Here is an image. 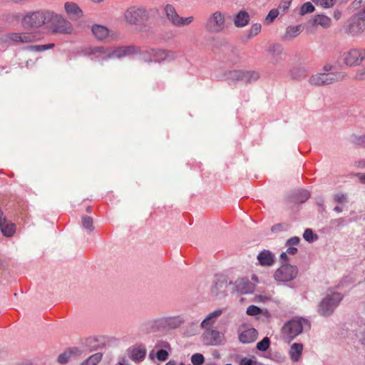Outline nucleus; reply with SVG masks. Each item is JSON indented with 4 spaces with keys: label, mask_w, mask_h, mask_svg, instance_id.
<instances>
[{
    "label": "nucleus",
    "mask_w": 365,
    "mask_h": 365,
    "mask_svg": "<svg viewBox=\"0 0 365 365\" xmlns=\"http://www.w3.org/2000/svg\"><path fill=\"white\" fill-rule=\"evenodd\" d=\"M48 14V10H40L24 16V43L36 41L41 38L40 32L29 31L36 30L43 24L46 25Z\"/></svg>",
    "instance_id": "1"
},
{
    "label": "nucleus",
    "mask_w": 365,
    "mask_h": 365,
    "mask_svg": "<svg viewBox=\"0 0 365 365\" xmlns=\"http://www.w3.org/2000/svg\"><path fill=\"white\" fill-rule=\"evenodd\" d=\"M138 48L135 46H120L113 49L106 48L103 46H93L86 49L85 54L90 56L100 54L103 60L110 58H120L126 56L138 53Z\"/></svg>",
    "instance_id": "2"
},
{
    "label": "nucleus",
    "mask_w": 365,
    "mask_h": 365,
    "mask_svg": "<svg viewBox=\"0 0 365 365\" xmlns=\"http://www.w3.org/2000/svg\"><path fill=\"white\" fill-rule=\"evenodd\" d=\"M46 26L52 34H71L74 31L68 20L51 10H48Z\"/></svg>",
    "instance_id": "3"
},
{
    "label": "nucleus",
    "mask_w": 365,
    "mask_h": 365,
    "mask_svg": "<svg viewBox=\"0 0 365 365\" xmlns=\"http://www.w3.org/2000/svg\"><path fill=\"white\" fill-rule=\"evenodd\" d=\"M305 327H309V322L305 319H293L288 322L282 329L283 338L289 342L302 333Z\"/></svg>",
    "instance_id": "4"
},
{
    "label": "nucleus",
    "mask_w": 365,
    "mask_h": 365,
    "mask_svg": "<svg viewBox=\"0 0 365 365\" xmlns=\"http://www.w3.org/2000/svg\"><path fill=\"white\" fill-rule=\"evenodd\" d=\"M205 29L210 34H219L226 27L225 15L220 11L212 13L206 19Z\"/></svg>",
    "instance_id": "5"
},
{
    "label": "nucleus",
    "mask_w": 365,
    "mask_h": 365,
    "mask_svg": "<svg viewBox=\"0 0 365 365\" xmlns=\"http://www.w3.org/2000/svg\"><path fill=\"white\" fill-rule=\"evenodd\" d=\"M341 293L333 292L324 297L319 304L318 312L322 316L330 315L341 301Z\"/></svg>",
    "instance_id": "6"
},
{
    "label": "nucleus",
    "mask_w": 365,
    "mask_h": 365,
    "mask_svg": "<svg viewBox=\"0 0 365 365\" xmlns=\"http://www.w3.org/2000/svg\"><path fill=\"white\" fill-rule=\"evenodd\" d=\"M124 19L130 25H140L148 18L147 11L143 7L131 6L124 13Z\"/></svg>",
    "instance_id": "7"
},
{
    "label": "nucleus",
    "mask_w": 365,
    "mask_h": 365,
    "mask_svg": "<svg viewBox=\"0 0 365 365\" xmlns=\"http://www.w3.org/2000/svg\"><path fill=\"white\" fill-rule=\"evenodd\" d=\"M164 12L168 20L173 26L177 27L187 26L194 21V17L192 16L185 18L180 16L175 7L171 4H167L165 6Z\"/></svg>",
    "instance_id": "8"
},
{
    "label": "nucleus",
    "mask_w": 365,
    "mask_h": 365,
    "mask_svg": "<svg viewBox=\"0 0 365 365\" xmlns=\"http://www.w3.org/2000/svg\"><path fill=\"white\" fill-rule=\"evenodd\" d=\"M344 75L343 73H318L313 75L309 80V82L314 86H325L343 80Z\"/></svg>",
    "instance_id": "9"
},
{
    "label": "nucleus",
    "mask_w": 365,
    "mask_h": 365,
    "mask_svg": "<svg viewBox=\"0 0 365 365\" xmlns=\"http://www.w3.org/2000/svg\"><path fill=\"white\" fill-rule=\"evenodd\" d=\"M344 62L349 66H358L365 60L364 48H351L343 55Z\"/></svg>",
    "instance_id": "10"
},
{
    "label": "nucleus",
    "mask_w": 365,
    "mask_h": 365,
    "mask_svg": "<svg viewBox=\"0 0 365 365\" xmlns=\"http://www.w3.org/2000/svg\"><path fill=\"white\" fill-rule=\"evenodd\" d=\"M298 270L290 264L282 265L274 273V279L279 282H289L296 277Z\"/></svg>",
    "instance_id": "11"
},
{
    "label": "nucleus",
    "mask_w": 365,
    "mask_h": 365,
    "mask_svg": "<svg viewBox=\"0 0 365 365\" xmlns=\"http://www.w3.org/2000/svg\"><path fill=\"white\" fill-rule=\"evenodd\" d=\"M258 73L254 71H232L229 73L230 79L233 81L249 83L258 78Z\"/></svg>",
    "instance_id": "12"
},
{
    "label": "nucleus",
    "mask_w": 365,
    "mask_h": 365,
    "mask_svg": "<svg viewBox=\"0 0 365 365\" xmlns=\"http://www.w3.org/2000/svg\"><path fill=\"white\" fill-rule=\"evenodd\" d=\"M64 9L67 15L72 20H78L83 16V11L77 4L67 1L64 4Z\"/></svg>",
    "instance_id": "13"
},
{
    "label": "nucleus",
    "mask_w": 365,
    "mask_h": 365,
    "mask_svg": "<svg viewBox=\"0 0 365 365\" xmlns=\"http://www.w3.org/2000/svg\"><path fill=\"white\" fill-rule=\"evenodd\" d=\"M153 56L158 62L171 61L176 58L177 53L173 51L158 49L154 51Z\"/></svg>",
    "instance_id": "14"
},
{
    "label": "nucleus",
    "mask_w": 365,
    "mask_h": 365,
    "mask_svg": "<svg viewBox=\"0 0 365 365\" xmlns=\"http://www.w3.org/2000/svg\"><path fill=\"white\" fill-rule=\"evenodd\" d=\"M81 354L82 351L78 348H71L61 354L58 357V361L60 364H64L68 362L69 359L77 358L81 356Z\"/></svg>",
    "instance_id": "15"
},
{
    "label": "nucleus",
    "mask_w": 365,
    "mask_h": 365,
    "mask_svg": "<svg viewBox=\"0 0 365 365\" xmlns=\"http://www.w3.org/2000/svg\"><path fill=\"white\" fill-rule=\"evenodd\" d=\"M257 336V331L254 328L244 330L239 336L240 341L243 344H250L255 341Z\"/></svg>",
    "instance_id": "16"
},
{
    "label": "nucleus",
    "mask_w": 365,
    "mask_h": 365,
    "mask_svg": "<svg viewBox=\"0 0 365 365\" xmlns=\"http://www.w3.org/2000/svg\"><path fill=\"white\" fill-rule=\"evenodd\" d=\"M302 31V25L297 26H289L287 27L284 35L282 36V39L284 41H292L296 37H297L301 32Z\"/></svg>",
    "instance_id": "17"
},
{
    "label": "nucleus",
    "mask_w": 365,
    "mask_h": 365,
    "mask_svg": "<svg viewBox=\"0 0 365 365\" xmlns=\"http://www.w3.org/2000/svg\"><path fill=\"white\" fill-rule=\"evenodd\" d=\"M204 336L211 345H217L221 341L220 333L217 330L212 329V328L205 329Z\"/></svg>",
    "instance_id": "18"
},
{
    "label": "nucleus",
    "mask_w": 365,
    "mask_h": 365,
    "mask_svg": "<svg viewBox=\"0 0 365 365\" xmlns=\"http://www.w3.org/2000/svg\"><path fill=\"white\" fill-rule=\"evenodd\" d=\"M54 43H48L45 45H30L24 46V52L26 56H30L33 53L42 52L46 50L54 48Z\"/></svg>",
    "instance_id": "19"
},
{
    "label": "nucleus",
    "mask_w": 365,
    "mask_h": 365,
    "mask_svg": "<svg viewBox=\"0 0 365 365\" xmlns=\"http://www.w3.org/2000/svg\"><path fill=\"white\" fill-rule=\"evenodd\" d=\"M221 309H217L210 314L202 322L201 327L204 329L212 328V325L215 323L217 319L222 314Z\"/></svg>",
    "instance_id": "20"
},
{
    "label": "nucleus",
    "mask_w": 365,
    "mask_h": 365,
    "mask_svg": "<svg viewBox=\"0 0 365 365\" xmlns=\"http://www.w3.org/2000/svg\"><path fill=\"white\" fill-rule=\"evenodd\" d=\"M365 29V22L361 20H359L356 17H353L351 19V23L349 26V33L351 35H356L358 34Z\"/></svg>",
    "instance_id": "21"
},
{
    "label": "nucleus",
    "mask_w": 365,
    "mask_h": 365,
    "mask_svg": "<svg viewBox=\"0 0 365 365\" xmlns=\"http://www.w3.org/2000/svg\"><path fill=\"white\" fill-rule=\"evenodd\" d=\"M303 351V344L301 343H294L289 352L290 359L294 362H297L301 359Z\"/></svg>",
    "instance_id": "22"
},
{
    "label": "nucleus",
    "mask_w": 365,
    "mask_h": 365,
    "mask_svg": "<svg viewBox=\"0 0 365 365\" xmlns=\"http://www.w3.org/2000/svg\"><path fill=\"white\" fill-rule=\"evenodd\" d=\"M257 259L262 266H270L274 263V255L269 250H263L259 253Z\"/></svg>",
    "instance_id": "23"
},
{
    "label": "nucleus",
    "mask_w": 365,
    "mask_h": 365,
    "mask_svg": "<svg viewBox=\"0 0 365 365\" xmlns=\"http://www.w3.org/2000/svg\"><path fill=\"white\" fill-rule=\"evenodd\" d=\"M250 21V15L245 11H240L237 14L234 19V24L237 27H244Z\"/></svg>",
    "instance_id": "24"
},
{
    "label": "nucleus",
    "mask_w": 365,
    "mask_h": 365,
    "mask_svg": "<svg viewBox=\"0 0 365 365\" xmlns=\"http://www.w3.org/2000/svg\"><path fill=\"white\" fill-rule=\"evenodd\" d=\"M92 32L93 35L99 40H104L110 34V31L108 28L101 25H94L92 27Z\"/></svg>",
    "instance_id": "25"
},
{
    "label": "nucleus",
    "mask_w": 365,
    "mask_h": 365,
    "mask_svg": "<svg viewBox=\"0 0 365 365\" xmlns=\"http://www.w3.org/2000/svg\"><path fill=\"white\" fill-rule=\"evenodd\" d=\"M145 354L146 349L142 345L134 346L130 349V358L134 361L143 360Z\"/></svg>",
    "instance_id": "26"
},
{
    "label": "nucleus",
    "mask_w": 365,
    "mask_h": 365,
    "mask_svg": "<svg viewBox=\"0 0 365 365\" xmlns=\"http://www.w3.org/2000/svg\"><path fill=\"white\" fill-rule=\"evenodd\" d=\"M0 230L4 236L6 237H11L15 231H16V225L15 224L8 222L6 220V223H2L0 227Z\"/></svg>",
    "instance_id": "27"
},
{
    "label": "nucleus",
    "mask_w": 365,
    "mask_h": 365,
    "mask_svg": "<svg viewBox=\"0 0 365 365\" xmlns=\"http://www.w3.org/2000/svg\"><path fill=\"white\" fill-rule=\"evenodd\" d=\"M355 327V329L351 330L352 334L355 335L361 344L365 346V324Z\"/></svg>",
    "instance_id": "28"
},
{
    "label": "nucleus",
    "mask_w": 365,
    "mask_h": 365,
    "mask_svg": "<svg viewBox=\"0 0 365 365\" xmlns=\"http://www.w3.org/2000/svg\"><path fill=\"white\" fill-rule=\"evenodd\" d=\"M314 22L317 25H320L324 28H328L331 25V19L324 15H317L314 19Z\"/></svg>",
    "instance_id": "29"
},
{
    "label": "nucleus",
    "mask_w": 365,
    "mask_h": 365,
    "mask_svg": "<svg viewBox=\"0 0 365 365\" xmlns=\"http://www.w3.org/2000/svg\"><path fill=\"white\" fill-rule=\"evenodd\" d=\"M102 359V354L96 353L83 361L81 365H97Z\"/></svg>",
    "instance_id": "30"
},
{
    "label": "nucleus",
    "mask_w": 365,
    "mask_h": 365,
    "mask_svg": "<svg viewBox=\"0 0 365 365\" xmlns=\"http://www.w3.org/2000/svg\"><path fill=\"white\" fill-rule=\"evenodd\" d=\"M0 41L5 42L13 41V42H23L22 36L19 33H11L6 36H3L0 38Z\"/></svg>",
    "instance_id": "31"
},
{
    "label": "nucleus",
    "mask_w": 365,
    "mask_h": 365,
    "mask_svg": "<svg viewBox=\"0 0 365 365\" xmlns=\"http://www.w3.org/2000/svg\"><path fill=\"white\" fill-rule=\"evenodd\" d=\"M82 225L84 228L91 232L93 229V221L91 217L84 216L82 217Z\"/></svg>",
    "instance_id": "32"
},
{
    "label": "nucleus",
    "mask_w": 365,
    "mask_h": 365,
    "mask_svg": "<svg viewBox=\"0 0 365 365\" xmlns=\"http://www.w3.org/2000/svg\"><path fill=\"white\" fill-rule=\"evenodd\" d=\"M269 344H270V341H269V338L264 337L262 341H260L259 342H258L257 344V349H259L260 351H264L269 349Z\"/></svg>",
    "instance_id": "33"
},
{
    "label": "nucleus",
    "mask_w": 365,
    "mask_h": 365,
    "mask_svg": "<svg viewBox=\"0 0 365 365\" xmlns=\"http://www.w3.org/2000/svg\"><path fill=\"white\" fill-rule=\"evenodd\" d=\"M279 14L278 9H272L265 18V22L267 24H271Z\"/></svg>",
    "instance_id": "34"
},
{
    "label": "nucleus",
    "mask_w": 365,
    "mask_h": 365,
    "mask_svg": "<svg viewBox=\"0 0 365 365\" xmlns=\"http://www.w3.org/2000/svg\"><path fill=\"white\" fill-rule=\"evenodd\" d=\"M314 9V6L310 2H306L302 6L300 14L304 15L307 13H312Z\"/></svg>",
    "instance_id": "35"
},
{
    "label": "nucleus",
    "mask_w": 365,
    "mask_h": 365,
    "mask_svg": "<svg viewBox=\"0 0 365 365\" xmlns=\"http://www.w3.org/2000/svg\"><path fill=\"white\" fill-rule=\"evenodd\" d=\"M315 4H319L323 8H330L334 6V0H312Z\"/></svg>",
    "instance_id": "36"
},
{
    "label": "nucleus",
    "mask_w": 365,
    "mask_h": 365,
    "mask_svg": "<svg viewBox=\"0 0 365 365\" xmlns=\"http://www.w3.org/2000/svg\"><path fill=\"white\" fill-rule=\"evenodd\" d=\"M205 361V358L201 354H194L191 356V361L194 365H202Z\"/></svg>",
    "instance_id": "37"
},
{
    "label": "nucleus",
    "mask_w": 365,
    "mask_h": 365,
    "mask_svg": "<svg viewBox=\"0 0 365 365\" xmlns=\"http://www.w3.org/2000/svg\"><path fill=\"white\" fill-rule=\"evenodd\" d=\"M246 313L250 316H256L262 313V309L255 305H250L247 308Z\"/></svg>",
    "instance_id": "38"
},
{
    "label": "nucleus",
    "mask_w": 365,
    "mask_h": 365,
    "mask_svg": "<svg viewBox=\"0 0 365 365\" xmlns=\"http://www.w3.org/2000/svg\"><path fill=\"white\" fill-rule=\"evenodd\" d=\"M262 26L260 24H254L251 26L249 31V38L257 35L261 31Z\"/></svg>",
    "instance_id": "39"
},
{
    "label": "nucleus",
    "mask_w": 365,
    "mask_h": 365,
    "mask_svg": "<svg viewBox=\"0 0 365 365\" xmlns=\"http://www.w3.org/2000/svg\"><path fill=\"white\" fill-rule=\"evenodd\" d=\"M314 234H313V232L311 229H306L304 230V232L303 234V237L304 238L305 240L308 241V242H312L314 240Z\"/></svg>",
    "instance_id": "40"
},
{
    "label": "nucleus",
    "mask_w": 365,
    "mask_h": 365,
    "mask_svg": "<svg viewBox=\"0 0 365 365\" xmlns=\"http://www.w3.org/2000/svg\"><path fill=\"white\" fill-rule=\"evenodd\" d=\"M156 356L160 361H165L168 357V352L166 350L160 349L158 351Z\"/></svg>",
    "instance_id": "41"
},
{
    "label": "nucleus",
    "mask_w": 365,
    "mask_h": 365,
    "mask_svg": "<svg viewBox=\"0 0 365 365\" xmlns=\"http://www.w3.org/2000/svg\"><path fill=\"white\" fill-rule=\"evenodd\" d=\"M240 365H256V362L251 359L245 357L240 360Z\"/></svg>",
    "instance_id": "42"
},
{
    "label": "nucleus",
    "mask_w": 365,
    "mask_h": 365,
    "mask_svg": "<svg viewBox=\"0 0 365 365\" xmlns=\"http://www.w3.org/2000/svg\"><path fill=\"white\" fill-rule=\"evenodd\" d=\"M291 1H283L279 6V9L282 11L283 13H286L290 6Z\"/></svg>",
    "instance_id": "43"
},
{
    "label": "nucleus",
    "mask_w": 365,
    "mask_h": 365,
    "mask_svg": "<svg viewBox=\"0 0 365 365\" xmlns=\"http://www.w3.org/2000/svg\"><path fill=\"white\" fill-rule=\"evenodd\" d=\"M299 242V238L298 237H292L288 240L287 245L289 246L297 245Z\"/></svg>",
    "instance_id": "44"
},
{
    "label": "nucleus",
    "mask_w": 365,
    "mask_h": 365,
    "mask_svg": "<svg viewBox=\"0 0 365 365\" xmlns=\"http://www.w3.org/2000/svg\"><path fill=\"white\" fill-rule=\"evenodd\" d=\"M345 199H346V196L341 193L336 194L334 196V200L339 203L343 202L345 200Z\"/></svg>",
    "instance_id": "45"
},
{
    "label": "nucleus",
    "mask_w": 365,
    "mask_h": 365,
    "mask_svg": "<svg viewBox=\"0 0 365 365\" xmlns=\"http://www.w3.org/2000/svg\"><path fill=\"white\" fill-rule=\"evenodd\" d=\"M354 17L357 18L359 20L363 21L365 22V9L358 12Z\"/></svg>",
    "instance_id": "46"
},
{
    "label": "nucleus",
    "mask_w": 365,
    "mask_h": 365,
    "mask_svg": "<svg viewBox=\"0 0 365 365\" xmlns=\"http://www.w3.org/2000/svg\"><path fill=\"white\" fill-rule=\"evenodd\" d=\"M356 78L359 80H365V67L358 71Z\"/></svg>",
    "instance_id": "47"
},
{
    "label": "nucleus",
    "mask_w": 365,
    "mask_h": 365,
    "mask_svg": "<svg viewBox=\"0 0 365 365\" xmlns=\"http://www.w3.org/2000/svg\"><path fill=\"white\" fill-rule=\"evenodd\" d=\"M356 144L365 147V135L360 136L356 139Z\"/></svg>",
    "instance_id": "48"
},
{
    "label": "nucleus",
    "mask_w": 365,
    "mask_h": 365,
    "mask_svg": "<svg viewBox=\"0 0 365 365\" xmlns=\"http://www.w3.org/2000/svg\"><path fill=\"white\" fill-rule=\"evenodd\" d=\"M6 220H7L6 217L4 215V212H3L2 210H1V208L0 207V227L1 226L2 223H6Z\"/></svg>",
    "instance_id": "49"
},
{
    "label": "nucleus",
    "mask_w": 365,
    "mask_h": 365,
    "mask_svg": "<svg viewBox=\"0 0 365 365\" xmlns=\"http://www.w3.org/2000/svg\"><path fill=\"white\" fill-rule=\"evenodd\" d=\"M223 286V283L222 282H220V283H216L215 284V286L212 287V293L217 294V289L219 287H222Z\"/></svg>",
    "instance_id": "50"
},
{
    "label": "nucleus",
    "mask_w": 365,
    "mask_h": 365,
    "mask_svg": "<svg viewBox=\"0 0 365 365\" xmlns=\"http://www.w3.org/2000/svg\"><path fill=\"white\" fill-rule=\"evenodd\" d=\"M297 252V249L296 247H289L287 250V253L289 255H295Z\"/></svg>",
    "instance_id": "51"
},
{
    "label": "nucleus",
    "mask_w": 365,
    "mask_h": 365,
    "mask_svg": "<svg viewBox=\"0 0 365 365\" xmlns=\"http://www.w3.org/2000/svg\"><path fill=\"white\" fill-rule=\"evenodd\" d=\"M341 14V12L339 10H336L334 11V17L336 19L340 18Z\"/></svg>",
    "instance_id": "52"
},
{
    "label": "nucleus",
    "mask_w": 365,
    "mask_h": 365,
    "mask_svg": "<svg viewBox=\"0 0 365 365\" xmlns=\"http://www.w3.org/2000/svg\"><path fill=\"white\" fill-rule=\"evenodd\" d=\"M281 225L280 224H278V225H274L272 227V232H277L278 230H279L280 227H281Z\"/></svg>",
    "instance_id": "53"
},
{
    "label": "nucleus",
    "mask_w": 365,
    "mask_h": 365,
    "mask_svg": "<svg viewBox=\"0 0 365 365\" xmlns=\"http://www.w3.org/2000/svg\"><path fill=\"white\" fill-rule=\"evenodd\" d=\"M287 252H282L280 255V257L282 259H284V260H287Z\"/></svg>",
    "instance_id": "54"
},
{
    "label": "nucleus",
    "mask_w": 365,
    "mask_h": 365,
    "mask_svg": "<svg viewBox=\"0 0 365 365\" xmlns=\"http://www.w3.org/2000/svg\"><path fill=\"white\" fill-rule=\"evenodd\" d=\"M165 365H176V364H175V361L170 360L168 363H166Z\"/></svg>",
    "instance_id": "55"
},
{
    "label": "nucleus",
    "mask_w": 365,
    "mask_h": 365,
    "mask_svg": "<svg viewBox=\"0 0 365 365\" xmlns=\"http://www.w3.org/2000/svg\"><path fill=\"white\" fill-rule=\"evenodd\" d=\"M360 179H361L362 181L365 182V173H364V174H361V175H360Z\"/></svg>",
    "instance_id": "56"
},
{
    "label": "nucleus",
    "mask_w": 365,
    "mask_h": 365,
    "mask_svg": "<svg viewBox=\"0 0 365 365\" xmlns=\"http://www.w3.org/2000/svg\"><path fill=\"white\" fill-rule=\"evenodd\" d=\"M331 67L330 66H325L324 67V71H328L331 70Z\"/></svg>",
    "instance_id": "57"
},
{
    "label": "nucleus",
    "mask_w": 365,
    "mask_h": 365,
    "mask_svg": "<svg viewBox=\"0 0 365 365\" xmlns=\"http://www.w3.org/2000/svg\"><path fill=\"white\" fill-rule=\"evenodd\" d=\"M334 210H335V211H336V212H341L342 210H341V207H336L334 208Z\"/></svg>",
    "instance_id": "58"
},
{
    "label": "nucleus",
    "mask_w": 365,
    "mask_h": 365,
    "mask_svg": "<svg viewBox=\"0 0 365 365\" xmlns=\"http://www.w3.org/2000/svg\"><path fill=\"white\" fill-rule=\"evenodd\" d=\"M91 1L93 2H96V3H101V2L103 1L104 0H91Z\"/></svg>",
    "instance_id": "59"
},
{
    "label": "nucleus",
    "mask_w": 365,
    "mask_h": 365,
    "mask_svg": "<svg viewBox=\"0 0 365 365\" xmlns=\"http://www.w3.org/2000/svg\"><path fill=\"white\" fill-rule=\"evenodd\" d=\"M256 298L258 299V300H262L264 298L262 297V296H257Z\"/></svg>",
    "instance_id": "60"
},
{
    "label": "nucleus",
    "mask_w": 365,
    "mask_h": 365,
    "mask_svg": "<svg viewBox=\"0 0 365 365\" xmlns=\"http://www.w3.org/2000/svg\"><path fill=\"white\" fill-rule=\"evenodd\" d=\"M87 212H91V207H87Z\"/></svg>",
    "instance_id": "61"
},
{
    "label": "nucleus",
    "mask_w": 365,
    "mask_h": 365,
    "mask_svg": "<svg viewBox=\"0 0 365 365\" xmlns=\"http://www.w3.org/2000/svg\"><path fill=\"white\" fill-rule=\"evenodd\" d=\"M3 266V261L2 259L0 258V267H1Z\"/></svg>",
    "instance_id": "62"
},
{
    "label": "nucleus",
    "mask_w": 365,
    "mask_h": 365,
    "mask_svg": "<svg viewBox=\"0 0 365 365\" xmlns=\"http://www.w3.org/2000/svg\"><path fill=\"white\" fill-rule=\"evenodd\" d=\"M363 166H365V160L363 162Z\"/></svg>",
    "instance_id": "63"
},
{
    "label": "nucleus",
    "mask_w": 365,
    "mask_h": 365,
    "mask_svg": "<svg viewBox=\"0 0 365 365\" xmlns=\"http://www.w3.org/2000/svg\"><path fill=\"white\" fill-rule=\"evenodd\" d=\"M24 365H32V364L30 363V364H24Z\"/></svg>",
    "instance_id": "64"
}]
</instances>
